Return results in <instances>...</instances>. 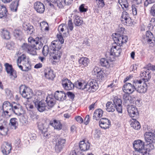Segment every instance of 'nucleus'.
I'll return each mask as SVG.
<instances>
[{"label": "nucleus", "mask_w": 155, "mask_h": 155, "mask_svg": "<svg viewBox=\"0 0 155 155\" xmlns=\"http://www.w3.org/2000/svg\"><path fill=\"white\" fill-rule=\"evenodd\" d=\"M62 84L63 87H77L78 86L86 87L87 86L90 87L99 86L96 80L94 79H90L87 83L83 80H79L73 84L67 78H64L62 81Z\"/></svg>", "instance_id": "obj_1"}, {"label": "nucleus", "mask_w": 155, "mask_h": 155, "mask_svg": "<svg viewBox=\"0 0 155 155\" xmlns=\"http://www.w3.org/2000/svg\"><path fill=\"white\" fill-rule=\"evenodd\" d=\"M58 41H53L51 45L50 48L53 51L54 55L53 58L54 59L59 60L62 54L61 49L62 47V44L64 43V40L62 36L60 35L58 37Z\"/></svg>", "instance_id": "obj_2"}, {"label": "nucleus", "mask_w": 155, "mask_h": 155, "mask_svg": "<svg viewBox=\"0 0 155 155\" xmlns=\"http://www.w3.org/2000/svg\"><path fill=\"white\" fill-rule=\"evenodd\" d=\"M141 77H143L142 79L138 80H135L133 84V87H146L149 86L148 80L151 78V76L149 72V70L146 71H142L140 74Z\"/></svg>", "instance_id": "obj_3"}, {"label": "nucleus", "mask_w": 155, "mask_h": 155, "mask_svg": "<svg viewBox=\"0 0 155 155\" xmlns=\"http://www.w3.org/2000/svg\"><path fill=\"white\" fill-rule=\"evenodd\" d=\"M125 28H120V29L115 33L116 36L114 40L115 43L119 46H121L122 44L126 43L128 40L127 37L123 34L124 33Z\"/></svg>", "instance_id": "obj_4"}, {"label": "nucleus", "mask_w": 155, "mask_h": 155, "mask_svg": "<svg viewBox=\"0 0 155 155\" xmlns=\"http://www.w3.org/2000/svg\"><path fill=\"white\" fill-rule=\"evenodd\" d=\"M53 140L54 142L55 141L56 142L54 147L55 151L57 153L61 152L65 145L66 141L65 139L59 135H57Z\"/></svg>", "instance_id": "obj_5"}, {"label": "nucleus", "mask_w": 155, "mask_h": 155, "mask_svg": "<svg viewBox=\"0 0 155 155\" xmlns=\"http://www.w3.org/2000/svg\"><path fill=\"white\" fill-rule=\"evenodd\" d=\"M33 102L35 107L39 112H42L48 109V107L44 101H40L37 97H35Z\"/></svg>", "instance_id": "obj_6"}, {"label": "nucleus", "mask_w": 155, "mask_h": 155, "mask_svg": "<svg viewBox=\"0 0 155 155\" xmlns=\"http://www.w3.org/2000/svg\"><path fill=\"white\" fill-rule=\"evenodd\" d=\"M121 21L123 24L127 26H130L132 23V20L129 14L126 11H124L122 13Z\"/></svg>", "instance_id": "obj_7"}, {"label": "nucleus", "mask_w": 155, "mask_h": 155, "mask_svg": "<svg viewBox=\"0 0 155 155\" xmlns=\"http://www.w3.org/2000/svg\"><path fill=\"white\" fill-rule=\"evenodd\" d=\"M6 71L8 74H9L10 78L14 79L17 77L16 72L12 68V65L6 63L4 64Z\"/></svg>", "instance_id": "obj_8"}, {"label": "nucleus", "mask_w": 155, "mask_h": 155, "mask_svg": "<svg viewBox=\"0 0 155 155\" xmlns=\"http://www.w3.org/2000/svg\"><path fill=\"white\" fill-rule=\"evenodd\" d=\"M21 49L24 51L27 52L33 55L36 54L35 49L31 45L24 43L21 46Z\"/></svg>", "instance_id": "obj_9"}, {"label": "nucleus", "mask_w": 155, "mask_h": 155, "mask_svg": "<svg viewBox=\"0 0 155 155\" xmlns=\"http://www.w3.org/2000/svg\"><path fill=\"white\" fill-rule=\"evenodd\" d=\"M12 112H13L16 115L18 116L21 115L24 113L22 107L19 104L13 102L12 105Z\"/></svg>", "instance_id": "obj_10"}, {"label": "nucleus", "mask_w": 155, "mask_h": 155, "mask_svg": "<svg viewBox=\"0 0 155 155\" xmlns=\"http://www.w3.org/2000/svg\"><path fill=\"white\" fill-rule=\"evenodd\" d=\"M127 110L130 117H134L138 115L139 113L137 108L133 105H128L127 107Z\"/></svg>", "instance_id": "obj_11"}, {"label": "nucleus", "mask_w": 155, "mask_h": 155, "mask_svg": "<svg viewBox=\"0 0 155 155\" xmlns=\"http://www.w3.org/2000/svg\"><path fill=\"white\" fill-rule=\"evenodd\" d=\"M145 139L147 143H155V134L150 132H146L144 134Z\"/></svg>", "instance_id": "obj_12"}, {"label": "nucleus", "mask_w": 155, "mask_h": 155, "mask_svg": "<svg viewBox=\"0 0 155 155\" xmlns=\"http://www.w3.org/2000/svg\"><path fill=\"white\" fill-rule=\"evenodd\" d=\"M144 145V142L140 140L134 141L133 143L134 147L136 151L142 149H145Z\"/></svg>", "instance_id": "obj_13"}, {"label": "nucleus", "mask_w": 155, "mask_h": 155, "mask_svg": "<svg viewBox=\"0 0 155 155\" xmlns=\"http://www.w3.org/2000/svg\"><path fill=\"white\" fill-rule=\"evenodd\" d=\"M99 124L101 128L106 129L109 127L110 125V121L107 118H102L100 119Z\"/></svg>", "instance_id": "obj_14"}, {"label": "nucleus", "mask_w": 155, "mask_h": 155, "mask_svg": "<svg viewBox=\"0 0 155 155\" xmlns=\"http://www.w3.org/2000/svg\"><path fill=\"white\" fill-rule=\"evenodd\" d=\"M2 151L3 154L7 155L12 150L11 144L7 142H4L2 146Z\"/></svg>", "instance_id": "obj_15"}, {"label": "nucleus", "mask_w": 155, "mask_h": 155, "mask_svg": "<svg viewBox=\"0 0 155 155\" xmlns=\"http://www.w3.org/2000/svg\"><path fill=\"white\" fill-rule=\"evenodd\" d=\"M13 102L11 104L8 101L4 102L3 104L2 109L4 112L8 114L9 112H12Z\"/></svg>", "instance_id": "obj_16"}, {"label": "nucleus", "mask_w": 155, "mask_h": 155, "mask_svg": "<svg viewBox=\"0 0 155 155\" xmlns=\"http://www.w3.org/2000/svg\"><path fill=\"white\" fill-rule=\"evenodd\" d=\"M34 8L38 13H43L45 10V7L44 4L40 2H37L35 3Z\"/></svg>", "instance_id": "obj_17"}, {"label": "nucleus", "mask_w": 155, "mask_h": 155, "mask_svg": "<svg viewBox=\"0 0 155 155\" xmlns=\"http://www.w3.org/2000/svg\"><path fill=\"white\" fill-rule=\"evenodd\" d=\"M121 52V49L116 45L112 46L110 50L111 56L117 57L120 55Z\"/></svg>", "instance_id": "obj_18"}, {"label": "nucleus", "mask_w": 155, "mask_h": 155, "mask_svg": "<svg viewBox=\"0 0 155 155\" xmlns=\"http://www.w3.org/2000/svg\"><path fill=\"white\" fill-rule=\"evenodd\" d=\"M113 104L115 105L116 109L119 113H121L122 107L121 105L122 101L120 99L114 98L113 100Z\"/></svg>", "instance_id": "obj_19"}, {"label": "nucleus", "mask_w": 155, "mask_h": 155, "mask_svg": "<svg viewBox=\"0 0 155 155\" xmlns=\"http://www.w3.org/2000/svg\"><path fill=\"white\" fill-rule=\"evenodd\" d=\"M54 96L57 100L60 101H63L65 100L66 97V94L61 91H56L54 93Z\"/></svg>", "instance_id": "obj_20"}, {"label": "nucleus", "mask_w": 155, "mask_h": 155, "mask_svg": "<svg viewBox=\"0 0 155 155\" xmlns=\"http://www.w3.org/2000/svg\"><path fill=\"white\" fill-rule=\"evenodd\" d=\"M49 124L54 127L55 129L59 130L62 128V124L59 120H52L50 121Z\"/></svg>", "instance_id": "obj_21"}, {"label": "nucleus", "mask_w": 155, "mask_h": 155, "mask_svg": "<svg viewBox=\"0 0 155 155\" xmlns=\"http://www.w3.org/2000/svg\"><path fill=\"white\" fill-rule=\"evenodd\" d=\"M46 101L47 102L46 104L48 105L47 107H48V109L52 108L55 103V100L50 96L47 97Z\"/></svg>", "instance_id": "obj_22"}, {"label": "nucleus", "mask_w": 155, "mask_h": 155, "mask_svg": "<svg viewBox=\"0 0 155 155\" xmlns=\"http://www.w3.org/2000/svg\"><path fill=\"white\" fill-rule=\"evenodd\" d=\"M103 113V111L101 109L96 110L94 113L93 119L96 120H99L102 117Z\"/></svg>", "instance_id": "obj_23"}, {"label": "nucleus", "mask_w": 155, "mask_h": 155, "mask_svg": "<svg viewBox=\"0 0 155 155\" xmlns=\"http://www.w3.org/2000/svg\"><path fill=\"white\" fill-rule=\"evenodd\" d=\"M79 146L81 150L84 151L89 150L90 147L89 143H85L84 140L81 141L79 142Z\"/></svg>", "instance_id": "obj_24"}, {"label": "nucleus", "mask_w": 155, "mask_h": 155, "mask_svg": "<svg viewBox=\"0 0 155 155\" xmlns=\"http://www.w3.org/2000/svg\"><path fill=\"white\" fill-rule=\"evenodd\" d=\"M23 28L25 31H28V33L31 34L34 31L33 27L29 23H24L23 25Z\"/></svg>", "instance_id": "obj_25"}, {"label": "nucleus", "mask_w": 155, "mask_h": 155, "mask_svg": "<svg viewBox=\"0 0 155 155\" xmlns=\"http://www.w3.org/2000/svg\"><path fill=\"white\" fill-rule=\"evenodd\" d=\"M33 94V91L30 88H25L22 92L21 95L22 97L27 99H29L30 97H28V94L30 95Z\"/></svg>", "instance_id": "obj_26"}, {"label": "nucleus", "mask_w": 155, "mask_h": 155, "mask_svg": "<svg viewBox=\"0 0 155 155\" xmlns=\"http://www.w3.org/2000/svg\"><path fill=\"white\" fill-rule=\"evenodd\" d=\"M42 52L43 55L45 56H47L49 53L50 54L51 53L52 57L54 55L53 51L51 49L50 47L49 48L46 45H45L43 47Z\"/></svg>", "instance_id": "obj_27"}, {"label": "nucleus", "mask_w": 155, "mask_h": 155, "mask_svg": "<svg viewBox=\"0 0 155 155\" xmlns=\"http://www.w3.org/2000/svg\"><path fill=\"white\" fill-rule=\"evenodd\" d=\"M111 58H109L108 59H106L105 58H102L101 59L100 61V63L101 65L103 67H109L110 62H111L112 61Z\"/></svg>", "instance_id": "obj_28"}, {"label": "nucleus", "mask_w": 155, "mask_h": 155, "mask_svg": "<svg viewBox=\"0 0 155 155\" xmlns=\"http://www.w3.org/2000/svg\"><path fill=\"white\" fill-rule=\"evenodd\" d=\"M45 74L49 79L52 80L55 77V75L53 73V71L49 68L46 70Z\"/></svg>", "instance_id": "obj_29"}, {"label": "nucleus", "mask_w": 155, "mask_h": 155, "mask_svg": "<svg viewBox=\"0 0 155 155\" xmlns=\"http://www.w3.org/2000/svg\"><path fill=\"white\" fill-rule=\"evenodd\" d=\"M116 108L115 105L111 102H108L106 104V110L109 112H114Z\"/></svg>", "instance_id": "obj_30"}, {"label": "nucleus", "mask_w": 155, "mask_h": 155, "mask_svg": "<svg viewBox=\"0 0 155 155\" xmlns=\"http://www.w3.org/2000/svg\"><path fill=\"white\" fill-rule=\"evenodd\" d=\"M28 61L26 58V56L24 54L18 57L17 60V63H21L23 64L27 63Z\"/></svg>", "instance_id": "obj_31"}, {"label": "nucleus", "mask_w": 155, "mask_h": 155, "mask_svg": "<svg viewBox=\"0 0 155 155\" xmlns=\"http://www.w3.org/2000/svg\"><path fill=\"white\" fill-rule=\"evenodd\" d=\"M9 124L11 125L12 128L16 130L18 126V122L17 121V119L16 118H12L10 120Z\"/></svg>", "instance_id": "obj_32"}, {"label": "nucleus", "mask_w": 155, "mask_h": 155, "mask_svg": "<svg viewBox=\"0 0 155 155\" xmlns=\"http://www.w3.org/2000/svg\"><path fill=\"white\" fill-rule=\"evenodd\" d=\"M0 130L3 132L4 133L7 134L8 131V123L7 122L4 121L2 125L0 126Z\"/></svg>", "instance_id": "obj_33"}, {"label": "nucleus", "mask_w": 155, "mask_h": 155, "mask_svg": "<svg viewBox=\"0 0 155 155\" xmlns=\"http://www.w3.org/2000/svg\"><path fill=\"white\" fill-rule=\"evenodd\" d=\"M73 18L74 24L76 26H79L83 24V21L81 20V18L77 15L74 16Z\"/></svg>", "instance_id": "obj_34"}, {"label": "nucleus", "mask_w": 155, "mask_h": 155, "mask_svg": "<svg viewBox=\"0 0 155 155\" xmlns=\"http://www.w3.org/2000/svg\"><path fill=\"white\" fill-rule=\"evenodd\" d=\"M1 31L2 37L5 39L8 40L10 38V33L7 29H2Z\"/></svg>", "instance_id": "obj_35"}, {"label": "nucleus", "mask_w": 155, "mask_h": 155, "mask_svg": "<svg viewBox=\"0 0 155 155\" xmlns=\"http://www.w3.org/2000/svg\"><path fill=\"white\" fill-rule=\"evenodd\" d=\"M118 3L123 8H124L126 10L128 9L129 4L127 0H118Z\"/></svg>", "instance_id": "obj_36"}, {"label": "nucleus", "mask_w": 155, "mask_h": 155, "mask_svg": "<svg viewBox=\"0 0 155 155\" xmlns=\"http://www.w3.org/2000/svg\"><path fill=\"white\" fill-rule=\"evenodd\" d=\"M7 10L5 6L2 5L0 7V18L5 17Z\"/></svg>", "instance_id": "obj_37"}, {"label": "nucleus", "mask_w": 155, "mask_h": 155, "mask_svg": "<svg viewBox=\"0 0 155 155\" xmlns=\"http://www.w3.org/2000/svg\"><path fill=\"white\" fill-rule=\"evenodd\" d=\"M79 64H82L84 66L87 65L89 62V60L86 57H83L81 58L78 61Z\"/></svg>", "instance_id": "obj_38"}, {"label": "nucleus", "mask_w": 155, "mask_h": 155, "mask_svg": "<svg viewBox=\"0 0 155 155\" xmlns=\"http://www.w3.org/2000/svg\"><path fill=\"white\" fill-rule=\"evenodd\" d=\"M18 5V1H15L12 2L10 5V8L11 11L13 12H16Z\"/></svg>", "instance_id": "obj_39"}, {"label": "nucleus", "mask_w": 155, "mask_h": 155, "mask_svg": "<svg viewBox=\"0 0 155 155\" xmlns=\"http://www.w3.org/2000/svg\"><path fill=\"white\" fill-rule=\"evenodd\" d=\"M133 120L134 121H132L131 124V127L135 130H139L140 128V124L136 119H133Z\"/></svg>", "instance_id": "obj_40"}, {"label": "nucleus", "mask_w": 155, "mask_h": 155, "mask_svg": "<svg viewBox=\"0 0 155 155\" xmlns=\"http://www.w3.org/2000/svg\"><path fill=\"white\" fill-rule=\"evenodd\" d=\"M46 124V123L43 124L41 123H39L38 124V129L42 133L43 132L46 131L47 130V127L45 126Z\"/></svg>", "instance_id": "obj_41"}, {"label": "nucleus", "mask_w": 155, "mask_h": 155, "mask_svg": "<svg viewBox=\"0 0 155 155\" xmlns=\"http://www.w3.org/2000/svg\"><path fill=\"white\" fill-rule=\"evenodd\" d=\"M67 0H58L54 4L56 6H57L59 8H61L63 7V5L66 2Z\"/></svg>", "instance_id": "obj_42"}, {"label": "nucleus", "mask_w": 155, "mask_h": 155, "mask_svg": "<svg viewBox=\"0 0 155 155\" xmlns=\"http://www.w3.org/2000/svg\"><path fill=\"white\" fill-rule=\"evenodd\" d=\"M133 103L138 106H140L141 105V100L137 97H133L132 99Z\"/></svg>", "instance_id": "obj_43"}, {"label": "nucleus", "mask_w": 155, "mask_h": 155, "mask_svg": "<svg viewBox=\"0 0 155 155\" xmlns=\"http://www.w3.org/2000/svg\"><path fill=\"white\" fill-rule=\"evenodd\" d=\"M136 88H123V90L124 92L127 94L132 93L135 90Z\"/></svg>", "instance_id": "obj_44"}, {"label": "nucleus", "mask_w": 155, "mask_h": 155, "mask_svg": "<svg viewBox=\"0 0 155 155\" xmlns=\"http://www.w3.org/2000/svg\"><path fill=\"white\" fill-rule=\"evenodd\" d=\"M40 25L41 29L44 28L45 30L48 31L49 28L48 23L45 21H43L40 23Z\"/></svg>", "instance_id": "obj_45"}, {"label": "nucleus", "mask_w": 155, "mask_h": 155, "mask_svg": "<svg viewBox=\"0 0 155 155\" xmlns=\"http://www.w3.org/2000/svg\"><path fill=\"white\" fill-rule=\"evenodd\" d=\"M104 73L101 69L99 71V72L96 74V76L97 78L99 80H102L103 78L104 77Z\"/></svg>", "instance_id": "obj_46"}, {"label": "nucleus", "mask_w": 155, "mask_h": 155, "mask_svg": "<svg viewBox=\"0 0 155 155\" xmlns=\"http://www.w3.org/2000/svg\"><path fill=\"white\" fill-rule=\"evenodd\" d=\"M137 151V153L135 154V155H146L147 153L146 149H142L140 150Z\"/></svg>", "instance_id": "obj_47"}, {"label": "nucleus", "mask_w": 155, "mask_h": 155, "mask_svg": "<svg viewBox=\"0 0 155 155\" xmlns=\"http://www.w3.org/2000/svg\"><path fill=\"white\" fill-rule=\"evenodd\" d=\"M153 37L152 33L149 31H147L146 32V40L148 41Z\"/></svg>", "instance_id": "obj_48"}, {"label": "nucleus", "mask_w": 155, "mask_h": 155, "mask_svg": "<svg viewBox=\"0 0 155 155\" xmlns=\"http://www.w3.org/2000/svg\"><path fill=\"white\" fill-rule=\"evenodd\" d=\"M78 88L80 90H84L89 92H94L96 91L95 88Z\"/></svg>", "instance_id": "obj_49"}, {"label": "nucleus", "mask_w": 155, "mask_h": 155, "mask_svg": "<svg viewBox=\"0 0 155 155\" xmlns=\"http://www.w3.org/2000/svg\"><path fill=\"white\" fill-rule=\"evenodd\" d=\"M135 90L140 93H143L146 92L147 90V88H136Z\"/></svg>", "instance_id": "obj_50"}, {"label": "nucleus", "mask_w": 155, "mask_h": 155, "mask_svg": "<svg viewBox=\"0 0 155 155\" xmlns=\"http://www.w3.org/2000/svg\"><path fill=\"white\" fill-rule=\"evenodd\" d=\"M14 32L15 36L16 38L20 37L22 34V32L19 29L15 30Z\"/></svg>", "instance_id": "obj_51"}, {"label": "nucleus", "mask_w": 155, "mask_h": 155, "mask_svg": "<svg viewBox=\"0 0 155 155\" xmlns=\"http://www.w3.org/2000/svg\"><path fill=\"white\" fill-rule=\"evenodd\" d=\"M150 13L151 15L155 18V4L153 5L151 7Z\"/></svg>", "instance_id": "obj_52"}, {"label": "nucleus", "mask_w": 155, "mask_h": 155, "mask_svg": "<svg viewBox=\"0 0 155 155\" xmlns=\"http://www.w3.org/2000/svg\"><path fill=\"white\" fill-rule=\"evenodd\" d=\"M131 98H132L131 97L129 96L128 95L125 96L124 95L123 96V99L126 102H129L130 103H132V101H131V100H132Z\"/></svg>", "instance_id": "obj_53"}, {"label": "nucleus", "mask_w": 155, "mask_h": 155, "mask_svg": "<svg viewBox=\"0 0 155 155\" xmlns=\"http://www.w3.org/2000/svg\"><path fill=\"white\" fill-rule=\"evenodd\" d=\"M14 45V43L13 42H9L7 43L6 47L7 49L10 50L12 49Z\"/></svg>", "instance_id": "obj_54"}, {"label": "nucleus", "mask_w": 155, "mask_h": 155, "mask_svg": "<svg viewBox=\"0 0 155 155\" xmlns=\"http://www.w3.org/2000/svg\"><path fill=\"white\" fill-rule=\"evenodd\" d=\"M155 2V0H146L144 3V5L147 7L149 4Z\"/></svg>", "instance_id": "obj_55"}, {"label": "nucleus", "mask_w": 155, "mask_h": 155, "mask_svg": "<svg viewBox=\"0 0 155 155\" xmlns=\"http://www.w3.org/2000/svg\"><path fill=\"white\" fill-rule=\"evenodd\" d=\"M131 7L133 14L134 15H136L137 14V6L135 5H133Z\"/></svg>", "instance_id": "obj_56"}, {"label": "nucleus", "mask_w": 155, "mask_h": 155, "mask_svg": "<svg viewBox=\"0 0 155 155\" xmlns=\"http://www.w3.org/2000/svg\"><path fill=\"white\" fill-rule=\"evenodd\" d=\"M23 65L24 71H28L30 69V67L28 64V61L27 63H25Z\"/></svg>", "instance_id": "obj_57"}, {"label": "nucleus", "mask_w": 155, "mask_h": 155, "mask_svg": "<svg viewBox=\"0 0 155 155\" xmlns=\"http://www.w3.org/2000/svg\"><path fill=\"white\" fill-rule=\"evenodd\" d=\"M101 69L99 68L98 67H95L92 71V73L93 75H96L99 72V71H100Z\"/></svg>", "instance_id": "obj_58"}, {"label": "nucleus", "mask_w": 155, "mask_h": 155, "mask_svg": "<svg viewBox=\"0 0 155 155\" xmlns=\"http://www.w3.org/2000/svg\"><path fill=\"white\" fill-rule=\"evenodd\" d=\"M147 42L152 46H153L155 45V38L153 37L151 39L148 40Z\"/></svg>", "instance_id": "obj_59"}, {"label": "nucleus", "mask_w": 155, "mask_h": 155, "mask_svg": "<svg viewBox=\"0 0 155 155\" xmlns=\"http://www.w3.org/2000/svg\"><path fill=\"white\" fill-rule=\"evenodd\" d=\"M147 143V148L149 149V150H152L154 149V146L152 143Z\"/></svg>", "instance_id": "obj_60"}, {"label": "nucleus", "mask_w": 155, "mask_h": 155, "mask_svg": "<svg viewBox=\"0 0 155 155\" xmlns=\"http://www.w3.org/2000/svg\"><path fill=\"white\" fill-rule=\"evenodd\" d=\"M66 94L72 100H73L74 97V94L70 92H67Z\"/></svg>", "instance_id": "obj_61"}, {"label": "nucleus", "mask_w": 155, "mask_h": 155, "mask_svg": "<svg viewBox=\"0 0 155 155\" xmlns=\"http://www.w3.org/2000/svg\"><path fill=\"white\" fill-rule=\"evenodd\" d=\"M79 10L81 12H86L87 9L84 8V5L82 4L79 7Z\"/></svg>", "instance_id": "obj_62"}, {"label": "nucleus", "mask_w": 155, "mask_h": 155, "mask_svg": "<svg viewBox=\"0 0 155 155\" xmlns=\"http://www.w3.org/2000/svg\"><path fill=\"white\" fill-rule=\"evenodd\" d=\"M68 26L71 31H72L73 29V23L71 20H69L68 23Z\"/></svg>", "instance_id": "obj_63"}, {"label": "nucleus", "mask_w": 155, "mask_h": 155, "mask_svg": "<svg viewBox=\"0 0 155 155\" xmlns=\"http://www.w3.org/2000/svg\"><path fill=\"white\" fill-rule=\"evenodd\" d=\"M149 25H151L152 26L151 28H152L153 27L155 26V18H151V19L149 22Z\"/></svg>", "instance_id": "obj_64"}]
</instances>
